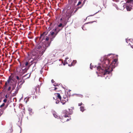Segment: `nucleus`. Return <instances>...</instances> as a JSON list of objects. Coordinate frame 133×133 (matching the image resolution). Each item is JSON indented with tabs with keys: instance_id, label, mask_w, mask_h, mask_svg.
Returning a JSON list of instances; mask_svg holds the SVG:
<instances>
[{
	"instance_id": "30",
	"label": "nucleus",
	"mask_w": 133,
	"mask_h": 133,
	"mask_svg": "<svg viewBox=\"0 0 133 133\" xmlns=\"http://www.w3.org/2000/svg\"><path fill=\"white\" fill-rule=\"evenodd\" d=\"M7 101V99L6 98H5L3 100V102H4V103H6Z\"/></svg>"
},
{
	"instance_id": "3",
	"label": "nucleus",
	"mask_w": 133,
	"mask_h": 133,
	"mask_svg": "<svg viewBox=\"0 0 133 133\" xmlns=\"http://www.w3.org/2000/svg\"><path fill=\"white\" fill-rule=\"evenodd\" d=\"M47 48V47L45 48L44 50H43L41 51L40 50L41 48V46L39 45H37L31 52V54L33 56H36L37 57L39 56H41L43 54Z\"/></svg>"
},
{
	"instance_id": "31",
	"label": "nucleus",
	"mask_w": 133,
	"mask_h": 133,
	"mask_svg": "<svg viewBox=\"0 0 133 133\" xmlns=\"http://www.w3.org/2000/svg\"><path fill=\"white\" fill-rule=\"evenodd\" d=\"M49 39V38L48 37H47L46 38L45 40L46 41H48Z\"/></svg>"
},
{
	"instance_id": "18",
	"label": "nucleus",
	"mask_w": 133,
	"mask_h": 133,
	"mask_svg": "<svg viewBox=\"0 0 133 133\" xmlns=\"http://www.w3.org/2000/svg\"><path fill=\"white\" fill-rule=\"evenodd\" d=\"M30 63H32V64H34V65L33 67V68L36 67V64L37 63V62H34V60H33L32 61H31Z\"/></svg>"
},
{
	"instance_id": "43",
	"label": "nucleus",
	"mask_w": 133,
	"mask_h": 133,
	"mask_svg": "<svg viewBox=\"0 0 133 133\" xmlns=\"http://www.w3.org/2000/svg\"><path fill=\"white\" fill-rule=\"evenodd\" d=\"M90 68H91V69H92V68H91V66H90Z\"/></svg>"
},
{
	"instance_id": "19",
	"label": "nucleus",
	"mask_w": 133,
	"mask_h": 133,
	"mask_svg": "<svg viewBox=\"0 0 133 133\" xmlns=\"http://www.w3.org/2000/svg\"><path fill=\"white\" fill-rule=\"evenodd\" d=\"M126 2V5H127V3H129L130 4L132 3L133 1V0H125Z\"/></svg>"
},
{
	"instance_id": "26",
	"label": "nucleus",
	"mask_w": 133,
	"mask_h": 133,
	"mask_svg": "<svg viewBox=\"0 0 133 133\" xmlns=\"http://www.w3.org/2000/svg\"><path fill=\"white\" fill-rule=\"evenodd\" d=\"M55 32V37H56V36L57 35V34L58 33V32L57 31H54Z\"/></svg>"
},
{
	"instance_id": "34",
	"label": "nucleus",
	"mask_w": 133,
	"mask_h": 133,
	"mask_svg": "<svg viewBox=\"0 0 133 133\" xmlns=\"http://www.w3.org/2000/svg\"><path fill=\"white\" fill-rule=\"evenodd\" d=\"M82 104H83L82 103H79L78 104V105L79 106H81Z\"/></svg>"
},
{
	"instance_id": "10",
	"label": "nucleus",
	"mask_w": 133,
	"mask_h": 133,
	"mask_svg": "<svg viewBox=\"0 0 133 133\" xmlns=\"http://www.w3.org/2000/svg\"><path fill=\"white\" fill-rule=\"evenodd\" d=\"M50 34H51V37L50 38V39L51 41L53 40L54 38H55V32L54 31H51L50 32Z\"/></svg>"
},
{
	"instance_id": "17",
	"label": "nucleus",
	"mask_w": 133,
	"mask_h": 133,
	"mask_svg": "<svg viewBox=\"0 0 133 133\" xmlns=\"http://www.w3.org/2000/svg\"><path fill=\"white\" fill-rule=\"evenodd\" d=\"M5 108H1L0 109V114L2 115L5 109Z\"/></svg>"
},
{
	"instance_id": "9",
	"label": "nucleus",
	"mask_w": 133,
	"mask_h": 133,
	"mask_svg": "<svg viewBox=\"0 0 133 133\" xmlns=\"http://www.w3.org/2000/svg\"><path fill=\"white\" fill-rule=\"evenodd\" d=\"M72 12V11H66V17L67 18V19L68 20H69V18L71 17Z\"/></svg>"
},
{
	"instance_id": "24",
	"label": "nucleus",
	"mask_w": 133,
	"mask_h": 133,
	"mask_svg": "<svg viewBox=\"0 0 133 133\" xmlns=\"http://www.w3.org/2000/svg\"><path fill=\"white\" fill-rule=\"evenodd\" d=\"M76 63V60H74L73 62L71 63V65H74L75 64V63Z\"/></svg>"
},
{
	"instance_id": "12",
	"label": "nucleus",
	"mask_w": 133,
	"mask_h": 133,
	"mask_svg": "<svg viewBox=\"0 0 133 133\" xmlns=\"http://www.w3.org/2000/svg\"><path fill=\"white\" fill-rule=\"evenodd\" d=\"M32 64V63H31L30 62L29 63L26 62L25 63V65L26 67V68H29L30 66Z\"/></svg>"
},
{
	"instance_id": "40",
	"label": "nucleus",
	"mask_w": 133,
	"mask_h": 133,
	"mask_svg": "<svg viewBox=\"0 0 133 133\" xmlns=\"http://www.w3.org/2000/svg\"><path fill=\"white\" fill-rule=\"evenodd\" d=\"M63 18H61L60 19V21H62V19H63Z\"/></svg>"
},
{
	"instance_id": "21",
	"label": "nucleus",
	"mask_w": 133,
	"mask_h": 133,
	"mask_svg": "<svg viewBox=\"0 0 133 133\" xmlns=\"http://www.w3.org/2000/svg\"><path fill=\"white\" fill-rule=\"evenodd\" d=\"M64 24L63 25V24L62 23H60L59 24V25H58V27H62V28L64 26Z\"/></svg>"
},
{
	"instance_id": "11",
	"label": "nucleus",
	"mask_w": 133,
	"mask_h": 133,
	"mask_svg": "<svg viewBox=\"0 0 133 133\" xmlns=\"http://www.w3.org/2000/svg\"><path fill=\"white\" fill-rule=\"evenodd\" d=\"M68 98L67 97H63V99L61 100V103L63 104H65V103L68 101Z\"/></svg>"
},
{
	"instance_id": "23",
	"label": "nucleus",
	"mask_w": 133,
	"mask_h": 133,
	"mask_svg": "<svg viewBox=\"0 0 133 133\" xmlns=\"http://www.w3.org/2000/svg\"><path fill=\"white\" fill-rule=\"evenodd\" d=\"M10 95V94H9V92L5 96V98L7 99V98L9 97Z\"/></svg>"
},
{
	"instance_id": "28",
	"label": "nucleus",
	"mask_w": 133,
	"mask_h": 133,
	"mask_svg": "<svg viewBox=\"0 0 133 133\" xmlns=\"http://www.w3.org/2000/svg\"><path fill=\"white\" fill-rule=\"evenodd\" d=\"M81 3H82L81 1H79L78 2L77 4V6H79V5L81 4Z\"/></svg>"
},
{
	"instance_id": "22",
	"label": "nucleus",
	"mask_w": 133,
	"mask_h": 133,
	"mask_svg": "<svg viewBox=\"0 0 133 133\" xmlns=\"http://www.w3.org/2000/svg\"><path fill=\"white\" fill-rule=\"evenodd\" d=\"M80 109L81 111L82 112L84 111L85 110L84 107L83 106L81 107L80 108Z\"/></svg>"
},
{
	"instance_id": "20",
	"label": "nucleus",
	"mask_w": 133,
	"mask_h": 133,
	"mask_svg": "<svg viewBox=\"0 0 133 133\" xmlns=\"http://www.w3.org/2000/svg\"><path fill=\"white\" fill-rule=\"evenodd\" d=\"M29 75V74H26V75L24 76H23L22 77V83H21V84H23L25 82V80L24 79H23V78H24V77H25V76H26L27 75Z\"/></svg>"
},
{
	"instance_id": "25",
	"label": "nucleus",
	"mask_w": 133,
	"mask_h": 133,
	"mask_svg": "<svg viewBox=\"0 0 133 133\" xmlns=\"http://www.w3.org/2000/svg\"><path fill=\"white\" fill-rule=\"evenodd\" d=\"M5 105V103H2V104L0 105V108H2Z\"/></svg>"
},
{
	"instance_id": "38",
	"label": "nucleus",
	"mask_w": 133,
	"mask_h": 133,
	"mask_svg": "<svg viewBox=\"0 0 133 133\" xmlns=\"http://www.w3.org/2000/svg\"><path fill=\"white\" fill-rule=\"evenodd\" d=\"M51 82L52 83H54L55 82L54 80L53 79L51 80Z\"/></svg>"
},
{
	"instance_id": "37",
	"label": "nucleus",
	"mask_w": 133,
	"mask_h": 133,
	"mask_svg": "<svg viewBox=\"0 0 133 133\" xmlns=\"http://www.w3.org/2000/svg\"><path fill=\"white\" fill-rule=\"evenodd\" d=\"M8 104H6L5 105V107L4 108H5V109H6L8 107Z\"/></svg>"
},
{
	"instance_id": "1",
	"label": "nucleus",
	"mask_w": 133,
	"mask_h": 133,
	"mask_svg": "<svg viewBox=\"0 0 133 133\" xmlns=\"http://www.w3.org/2000/svg\"><path fill=\"white\" fill-rule=\"evenodd\" d=\"M110 61L109 59H105L104 64H103L102 68L101 66H98L97 67L98 72L103 73L104 75L109 74L112 71V68H111L110 64Z\"/></svg>"
},
{
	"instance_id": "35",
	"label": "nucleus",
	"mask_w": 133,
	"mask_h": 133,
	"mask_svg": "<svg viewBox=\"0 0 133 133\" xmlns=\"http://www.w3.org/2000/svg\"><path fill=\"white\" fill-rule=\"evenodd\" d=\"M29 75V76L27 77L26 78H28L30 77V75H31V74H30Z\"/></svg>"
},
{
	"instance_id": "13",
	"label": "nucleus",
	"mask_w": 133,
	"mask_h": 133,
	"mask_svg": "<svg viewBox=\"0 0 133 133\" xmlns=\"http://www.w3.org/2000/svg\"><path fill=\"white\" fill-rule=\"evenodd\" d=\"M66 17L63 18V23L64 26H65L66 25L67 23V21H68L67 19H66Z\"/></svg>"
},
{
	"instance_id": "8",
	"label": "nucleus",
	"mask_w": 133,
	"mask_h": 133,
	"mask_svg": "<svg viewBox=\"0 0 133 133\" xmlns=\"http://www.w3.org/2000/svg\"><path fill=\"white\" fill-rule=\"evenodd\" d=\"M117 60L116 59H115L114 60L112 61L110 64L111 68H114L117 65L116 62H117Z\"/></svg>"
},
{
	"instance_id": "14",
	"label": "nucleus",
	"mask_w": 133,
	"mask_h": 133,
	"mask_svg": "<svg viewBox=\"0 0 133 133\" xmlns=\"http://www.w3.org/2000/svg\"><path fill=\"white\" fill-rule=\"evenodd\" d=\"M59 27H57V28L55 27V28L53 29V31H57L58 32H59L62 29V28H59Z\"/></svg>"
},
{
	"instance_id": "39",
	"label": "nucleus",
	"mask_w": 133,
	"mask_h": 133,
	"mask_svg": "<svg viewBox=\"0 0 133 133\" xmlns=\"http://www.w3.org/2000/svg\"><path fill=\"white\" fill-rule=\"evenodd\" d=\"M86 0H84L83 2V4L85 3V2Z\"/></svg>"
},
{
	"instance_id": "2",
	"label": "nucleus",
	"mask_w": 133,
	"mask_h": 133,
	"mask_svg": "<svg viewBox=\"0 0 133 133\" xmlns=\"http://www.w3.org/2000/svg\"><path fill=\"white\" fill-rule=\"evenodd\" d=\"M17 83V81H15L14 79L10 76L7 81L5 82L3 88L4 89H5L8 87L7 91H10L9 94H10L12 91L15 89Z\"/></svg>"
},
{
	"instance_id": "36",
	"label": "nucleus",
	"mask_w": 133,
	"mask_h": 133,
	"mask_svg": "<svg viewBox=\"0 0 133 133\" xmlns=\"http://www.w3.org/2000/svg\"><path fill=\"white\" fill-rule=\"evenodd\" d=\"M22 82V80H21V79L19 80V81H18V84L20 82Z\"/></svg>"
},
{
	"instance_id": "41",
	"label": "nucleus",
	"mask_w": 133,
	"mask_h": 133,
	"mask_svg": "<svg viewBox=\"0 0 133 133\" xmlns=\"http://www.w3.org/2000/svg\"><path fill=\"white\" fill-rule=\"evenodd\" d=\"M57 89V88H55V90H56V89Z\"/></svg>"
},
{
	"instance_id": "6",
	"label": "nucleus",
	"mask_w": 133,
	"mask_h": 133,
	"mask_svg": "<svg viewBox=\"0 0 133 133\" xmlns=\"http://www.w3.org/2000/svg\"><path fill=\"white\" fill-rule=\"evenodd\" d=\"M55 96V98H56V104H58L59 103L60 101L61 100V97L59 93H56L54 94Z\"/></svg>"
},
{
	"instance_id": "4",
	"label": "nucleus",
	"mask_w": 133,
	"mask_h": 133,
	"mask_svg": "<svg viewBox=\"0 0 133 133\" xmlns=\"http://www.w3.org/2000/svg\"><path fill=\"white\" fill-rule=\"evenodd\" d=\"M69 112H68L65 110L63 111V112L61 115V116L62 118V120H61V121L63 123L66 121H68L70 120V119H71L70 118H69V119L68 118L66 119V118L67 117H69V114H71L72 110L69 109Z\"/></svg>"
},
{
	"instance_id": "42",
	"label": "nucleus",
	"mask_w": 133,
	"mask_h": 133,
	"mask_svg": "<svg viewBox=\"0 0 133 133\" xmlns=\"http://www.w3.org/2000/svg\"><path fill=\"white\" fill-rule=\"evenodd\" d=\"M68 59V58H66V59Z\"/></svg>"
},
{
	"instance_id": "5",
	"label": "nucleus",
	"mask_w": 133,
	"mask_h": 133,
	"mask_svg": "<svg viewBox=\"0 0 133 133\" xmlns=\"http://www.w3.org/2000/svg\"><path fill=\"white\" fill-rule=\"evenodd\" d=\"M48 32L46 31L44 32L43 34L41 35L40 37H38L35 39V42H37L38 39H39L40 42H41L44 39L45 36L48 34Z\"/></svg>"
},
{
	"instance_id": "44",
	"label": "nucleus",
	"mask_w": 133,
	"mask_h": 133,
	"mask_svg": "<svg viewBox=\"0 0 133 133\" xmlns=\"http://www.w3.org/2000/svg\"><path fill=\"white\" fill-rule=\"evenodd\" d=\"M71 1H72V0H71Z\"/></svg>"
},
{
	"instance_id": "29",
	"label": "nucleus",
	"mask_w": 133,
	"mask_h": 133,
	"mask_svg": "<svg viewBox=\"0 0 133 133\" xmlns=\"http://www.w3.org/2000/svg\"><path fill=\"white\" fill-rule=\"evenodd\" d=\"M83 4L82 5H81V6H78L77 7V8L78 9H80V8H81L82 6H83Z\"/></svg>"
},
{
	"instance_id": "27",
	"label": "nucleus",
	"mask_w": 133,
	"mask_h": 133,
	"mask_svg": "<svg viewBox=\"0 0 133 133\" xmlns=\"http://www.w3.org/2000/svg\"><path fill=\"white\" fill-rule=\"evenodd\" d=\"M16 78L18 81H19L20 80L19 77L17 76H16Z\"/></svg>"
},
{
	"instance_id": "16",
	"label": "nucleus",
	"mask_w": 133,
	"mask_h": 133,
	"mask_svg": "<svg viewBox=\"0 0 133 133\" xmlns=\"http://www.w3.org/2000/svg\"><path fill=\"white\" fill-rule=\"evenodd\" d=\"M131 5H126V9L128 11H130L131 10Z\"/></svg>"
},
{
	"instance_id": "7",
	"label": "nucleus",
	"mask_w": 133,
	"mask_h": 133,
	"mask_svg": "<svg viewBox=\"0 0 133 133\" xmlns=\"http://www.w3.org/2000/svg\"><path fill=\"white\" fill-rule=\"evenodd\" d=\"M22 84H20L18 85H17L16 89H15V90L14 92L13 93L12 95V96H15L18 93V91L20 88H21L22 87Z\"/></svg>"
},
{
	"instance_id": "32",
	"label": "nucleus",
	"mask_w": 133,
	"mask_h": 133,
	"mask_svg": "<svg viewBox=\"0 0 133 133\" xmlns=\"http://www.w3.org/2000/svg\"><path fill=\"white\" fill-rule=\"evenodd\" d=\"M68 64L67 62H66L65 61L63 64L64 65H65L66 64Z\"/></svg>"
},
{
	"instance_id": "33",
	"label": "nucleus",
	"mask_w": 133,
	"mask_h": 133,
	"mask_svg": "<svg viewBox=\"0 0 133 133\" xmlns=\"http://www.w3.org/2000/svg\"><path fill=\"white\" fill-rule=\"evenodd\" d=\"M78 9L77 8H76V9L75 10L74 12V13L76 12L78 10Z\"/></svg>"
},
{
	"instance_id": "15",
	"label": "nucleus",
	"mask_w": 133,
	"mask_h": 133,
	"mask_svg": "<svg viewBox=\"0 0 133 133\" xmlns=\"http://www.w3.org/2000/svg\"><path fill=\"white\" fill-rule=\"evenodd\" d=\"M29 68H24V67H23L22 68V69L23 70V73L24 74L28 70Z\"/></svg>"
}]
</instances>
